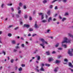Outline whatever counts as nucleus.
Wrapping results in <instances>:
<instances>
[{
  "label": "nucleus",
  "instance_id": "1",
  "mask_svg": "<svg viewBox=\"0 0 73 73\" xmlns=\"http://www.w3.org/2000/svg\"><path fill=\"white\" fill-rule=\"evenodd\" d=\"M64 40H63L62 42V46L64 47V48H67V46L66 45L64 44H63L66 42V43H70V40H69L68 39V38L66 37H64Z\"/></svg>",
  "mask_w": 73,
  "mask_h": 73
},
{
  "label": "nucleus",
  "instance_id": "2",
  "mask_svg": "<svg viewBox=\"0 0 73 73\" xmlns=\"http://www.w3.org/2000/svg\"><path fill=\"white\" fill-rule=\"evenodd\" d=\"M40 40L42 42V44H40V46L42 47V48H45V46L44 45L45 44H48V42L46 41H45L44 39L42 38H41L40 39Z\"/></svg>",
  "mask_w": 73,
  "mask_h": 73
},
{
  "label": "nucleus",
  "instance_id": "3",
  "mask_svg": "<svg viewBox=\"0 0 73 73\" xmlns=\"http://www.w3.org/2000/svg\"><path fill=\"white\" fill-rule=\"evenodd\" d=\"M73 52V49H71L68 50V53L69 54L70 56H73V53L72 52Z\"/></svg>",
  "mask_w": 73,
  "mask_h": 73
},
{
  "label": "nucleus",
  "instance_id": "4",
  "mask_svg": "<svg viewBox=\"0 0 73 73\" xmlns=\"http://www.w3.org/2000/svg\"><path fill=\"white\" fill-rule=\"evenodd\" d=\"M39 15H41V20H42V19H44V15L43 13H39Z\"/></svg>",
  "mask_w": 73,
  "mask_h": 73
},
{
  "label": "nucleus",
  "instance_id": "5",
  "mask_svg": "<svg viewBox=\"0 0 73 73\" xmlns=\"http://www.w3.org/2000/svg\"><path fill=\"white\" fill-rule=\"evenodd\" d=\"M36 57H37V60L38 61H40V56H38V55H36Z\"/></svg>",
  "mask_w": 73,
  "mask_h": 73
},
{
  "label": "nucleus",
  "instance_id": "6",
  "mask_svg": "<svg viewBox=\"0 0 73 73\" xmlns=\"http://www.w3.org/2000/svg\"><path fill=\"white\" fill-rule=\"evenodd\" d=\"M53 59L52 58H49L48 59V61L49 62H50V61H53Z\"/></svg>",
  "mask_w": 73,
  "mask_h": 73
},
{
  "label": "nucleus",
  "instance_id": "7",
  "mask_svg": "<svg viewBox=\"0 0 73 73\" xmlns=\"http://www.w3.org/2000/svg\"><path fill=\"white\" fill-rule=\"evenodd\" d=\"M34 27L35 28H38V26H37V22H35Z\"/></svg>",
  "mask_w": 73,
  "mask_h": 73
},
{
  "label": "nucleus",
  "instance_id": "8",
  "mask_svg": "<svg viewBox=\"0 0 73 73\" xmlns=\"http://www.w3.org/2000/svg\"><path fill=\"white\" fill-rule=\"evenodd\" d=\"M38 66H36V68L35 69V70H36L38 72H39V70L38 69Z\"/></svg>",
  "mask_w": 73,
  "mask_h": 73
},
{
  "label": "nucleus",
  "instance_id": "9",
  "mask_svg": "<svg viewBox=\"0 0 73 73\" xmlns=\"http://www.w3.org/2000/svg\"><path fill=\"white\" fill-rule=\"evenodd\" d=\"M52 17H50L48 19V22H49L50 21H52Z\"/></svg>",
  "mask_w": 73,
  "mask_h": 73
},
{
  "label": "nucleus",
  "instance_id": "10",
  "mask_svg": "<svg viewBox=\"0 0 73 73\" xmlns=\"http://www.w3.org/2000/svg\"><path fill=\"white\" fill-rule=\"evenodd\" d=\"M40 70H41V71H43V72H44L45 71V70L44 69V68H43V67H41Z\"/></svg>",
  "mask_w": 73,
  "mask_h": 73
},
{
  "label": "nucleus",
  "instance_id": "11",
  "mask_svg": "<svg viewBox=\"0 0 73 73\" xmlns=\"http://www.w3.org/2000/svg\"><path fill=\"white\" fill-rule=\"evenodd\" d=\"M68 35L70 37H72L73 38V35H71V33H68Z\"/></svg>",
  "mask_w": 73,
  "mask_h": 73
},
{
  "label": "nucleus",
  "instance_id": "12",
  "mask_svg": "<svg viewBox=\"0 0 73 73\" xmlns=\"http://www.w3.org/2000/svg\"><path fill=\"white\" fill-rule=\"evenodd\" d=\"M24 26L25 27H26V28H29V25L27 24L24 25Z\"/></svg>",
  "mask_w": 73,
  "mask_h": 73
},
{
  "label": "nucleus",
  "instance_id": "13",
  "mask_svg": "<svg viewBox=\"0 0 73 73\" xmlns=\"http://www.w3.org/2000/svg\"><path fill=\"white\" fill-rule=\"evenodd\" d=\"M69 66H70L71 68H73V65H72V64L70 63H69Z\"/></svg>",
  "mask_w": 73,
  "mask_h": 73
},
{
  "label": "nucleus",
  "instance_id": "14",
  "mask_svg": "<svg viewBox=\"0 0 73 73\" xmlns=\"http://www.w3.org/2000/svg\"><path fill=\"white\" fill-rule=\"evenodd\" d=\"M58 67L55 68V69L54 70V72H57L58 70Z\"/></svg>",
  "mask_w": 73,
  "mask_h": 73
},
{
  "label": "nucleus",
  "instance_id": "15",
  "mask_svg": "<svg viewBox=\"0 0 73 73\" xmlns=\"http://www.w3.org/2000/svg\"><path fill=\"white\" fill-rule=\"evenodd\" d=\"M12 43L13 44H15V43H16V41L15 40H13L12 41Z\"/></svg>",
  "mask_w": 73,
  "mask_h": 73
},
{
  "label": "nucleus",
  "instance_id": "16",
  "mask_svg": "<svg viewBox=\"0 0 73 73\" xmlns=\"http://www.w3.org/2000/svg\"><path fill=\"white\" fill-rule=\"evenodd\" d=\"M60 62V60H56V64H58V63H59Z\"/></svg>",
  "mask_w": 73,
  "mask_h": 73
},
{
  "label": "nucleus",
  "instance_id": "17",
  "mask_svg": "<svg viewBox=\"0 0 73 73\" xmlns=\"http://www.w3.org/2000/svg\"><path fill=\"white\" fill-rule=\"evenodd\" d=\"M66 20V18H63L62 19V21H64L65 20Z\"/></svg>",
  "mask_w": 73,
  "mask_h": 73
},
{
  "label": "nucleus",
  "instance_id": "18",
  "mask_svg": "<svg viewBox=\"0 0 73 73\" xmlns=\"http://www.w3.org/2000/svg\"><path fill=\"white\" fill-rule=\"evenodd\" d=\"M46 53L47 55H49V54H50V52H49V51L46 52Z\"/></svg>",
  "mask_w": 73,
  "mask_h": 73
},
{
  "label": "nucleus",
  "instance_id": "19",
  "mask_svg": "<svg viewBox=\"0 0 73 73\" xmlns=\"http://www.w3.org/2000/svg\"><path fill=\"white\" fill-rule=\"evenodd\" d=\"M47 13L48 15H50V11L49 10L48 11Z\"/></svg>",
  "mask_w": 73,
  "mask_h": 73
},
{
  "label": "nucleus",
  "instance_id": "20",
  "mask_svg": "<svg viewBox=\"0 0 73 73\" xmlns=\"http://www.w3.org/2000/svg\"><path fill=\"white\" fill-rule=\"evenodd\" d=\"M47 1L46 0H44L43 1V3L44 4H45V3H46Z\"/></svg>",
  "mask_w": 73,
  "mask_h": 73
},
{
  "label": "nucleus",
  "instance_id": "21",
  "mask_svg": "<svg viewBox=\"0 0 73 73\" xmlns=\"http://www.w3.org/2000/svg\"><path fill=\"white\" fill-rule=\"evenodd\" d=\"M47 21L46 20H43L42 21V23H46Z\"/></svg>",
  "mask_w": 73,
  "mask_h": 73
},
{
  "label": "nucleus",
  "instance_id": "22",
  "mask_svg": "<svg viewBox=\"0 0 73 73\" xmlns=\"http://www.w3.org/2000/svg\"><path fill=\"white\" fill-rule=\"evenodd\" d=\"M18 70L19 71H21L23 69H22V68H21V67H20L19 68Z\"/></svg>",
  "mask_w": 73,
  "mask_h": 73
},
{
  "label": "nucleus",
  "instance_id": "23",
  "mask_svg": "<svg viewBox=\"0 0 73 73\" xmlns=\"http://www.w3.org/2000/svg\"><path fill=\"white\" fill-rule=\"evenodd\" d=\"M8 36L9 37H11L12 36V34L11 33H9L8 34Z\"/></svg>",
  "mask_w": 73,
  "mask_h": 73
},
{
  "label": "nucleus",
  "instance_id": "24",
  "mask_svg": "<svg viewBox=\"0 0 73 73\" xmlns=\"http://www.w3.org/2000/svg\"><path fill=\"white\" fill-rule=\"evenodd\" d=\"M57 0L59 1H61V0H54V1L52 2V3H54L55 1H57Z\"/></svg>",
  "mask_w": 73,
  "mask_h": 73
},
{
  "label": "nucleus",
  "instance_id": "25",
  "mask_svg": "<svg viewBox=\"0 0 73 73\" xmlns=\"http://www.w3.org/2000/svg\"><path fill=\"white\" fill-rule=\"evenodd\" d=\"M22 5H23L21 3H20L19 4V6H20V7H21V6H22Z\"/></svg>",
  "mask_w": 73,
  "mask_h": 73
},
{
  "label": "nucleus",
  "instance_id": "26",
  "mask_svg": "<svg viewBox=\"0 0 73 73\" xmlns=\"http://www.w3.org/2000/svg\"><path fill=\"white\" fill-rule=\"evenodd\" d=\"M64 61H65L66 62H67L68 61V59H64Z\"/></svg>",
  "mask_w": 73,
  "mask_h": 73
},
{
  "label": "nucleus",
  "instance_id": "27",
  "mask_svg": "<svg viewBox=\"0 0 73 73\" xmlns=\"http://www.w3.org/2000/svg\"><path fill=\"white\" fill-rule=\"evenodd\" d=\"M68 15V12H66L65 13V16H67Z\"/></svg>",
  "mask_w": 73,
  "mask_h": 73
},
{
  "label": "nucleus",
  "instance_id": "28",
  "mask_svg": "<svg viewBox=\"0 0 73 73\" xmlns=\"http://www.w3.org/2000/svg\"><path fill=\"white\" fill-rule=\"evenodd\" d=\"M61 57H62V56L61 55H58V58H61Z\"/></svg>",
  "mask_w": 73,
  "mask_h": 73
},
{
  "label": "nucleus",
  "instance_id": "29",
  "mask_svg": "<svg viewBox=\"0 0 73 73\" xmlns=\"http://www.w3.org/2000/svg\"><path fill=\"white\" fill-rule=\"evenodd\" d=\"M46 66H50V64H45Z\"/></svg>",
  "mask_w": 73,
  "mask_h": 73
},
{
  "label": "nucleus",
  "instance_id": "30",
  "mask_svg": "<svg viewBox=\"0 0 73 73\" xmlns=\"http://www.w3.org/2000/svg\"><path fill=\"white\" fill-rule=\"evenodd\" d=\"M46 66H50V64H45Z\"/></svg>",
  "mask_w": 73,
  "mask_h": 73
},
{
  "label": "nucleus",
  "instance_id": "31",
  "mask_svg": "<svg viewBox=\"0 0 73 73\" xmlns=\"http://www.w3.org/2000/svg\"><path fill=\"white\" fill-rule=\"evenodd\" d=\"M29 31H33V29H32V28H30L29 29Z\"/></svg>",
  "mask_w": 73,
  "mask_h": 73
},
{
  "label": "nucleus",
  "instance_id": "32",
  "mask_svg": "<svg viewBox=\"0 0 73 73\" xmlns=\"http://www.w3.org/2000/svg\"><path fill=\"white\" fill-rule=\"evenodd\" d=\"M58 45H59V43H57V44H56V46H56V47H57V46H58Z\"/></svg>",
  "mask_w": 73,
  "mask_h": 73
},
{
  "label": "nucleus",
  "instance_id": "33",
  "mask_svg": "<svg viewBox=\"0 0 73 73\" xmlns=\"http://www.w3.org/2000/svg\"><path fill=\"white\" fill-rule=\"evenodd\" d=\"M15 48L16 49H19V47L18 46H16Z\"/></svg>",
  "mask_w": 73,
  "mask_h": 73
},
{
  "label": "nucleus",
  "instance_id": "34",
  "mask_svg": "<svg viewBox=\"0 0 73 73\" xmlns=\"http://www.w3.org/2000/svg\"><path fill=\"white\" fill-rule=\"evenodd\" d=\"M40 66H41V67H42V66H44V64L42 63L41 65Z\"/></svg>",
  "mask_w": 73,
  "mask_h": 73
},
{
  "label": "nucleus",
  "instance_id": "35",
  "mask_svg": "<svg viewBox=\"0 0 73 73\" xmlns=\"http://www.w3.org/2000/svg\"><path fill=\"white\" fill-rule=\"evenodd\" d=\"M21 10H19V11H18V13L19 14H20V13H21Z\"/></svg>",
  "mask_w": 73,
  "mask_h": 73
},
{
  "label": "nucleus",
  "instance_id": "36",
  "mask_svg": "<svg viewBox=\"0 0 73 73\" xmlns=\"http://www.w3.org/2000/svg\"><path fill=\"white\" fill-rule=\"evenodd\" d=\"M17 18H19V15L18 14H17L16 16Z\"/></svg>",
  "mask_w": 73,
  "mask_h": 73
},
{
  "label": "nucleus",
  "instance_id": "37",
  "mask_svg": "<svg viewBox=\"0 0 73 73\" xmlns=\"http://www.w3.org/2000/svg\"><path fill=\"white\" fill-rule=\"evenodd\" d=\"M4 4L2 3L1 5V8H3V7H4Z\"/></svg>",
  "mask_w": 73,
  "mask_h": 73
},
{
  "label": "nucleus",
  "instance_id": "38",
  "mask_svg": "<svg viewBox=\"0 0 73 73\" xmlns=\"http://www.w3.org/2000/svg\"><path fill=\"white\" fill-rule=\"evenodd\" d=\"M56 52L54 51H53L52 52V54H55Z\"/></svg>",
  "mask_w": 73,
  "mask_h": 73
},
{
  "label": "nucleus",
  "instance_id": "39",
  "mask_svg": "<svg viewBox=\"0 0 73 73\" xmlns=\"http://www.w3.org/2000/svg\"><path fill=\"white\" fill-rule=\"evenodd\" d=\"M27 15H25L24 16L25 19H27Z\"/></svg>",
  "mask_w": 73,
  "mask_h": 73
},
{
  "label": "nucleus",
  "instance_id": "40",
  "mask_svg": "<svg viewBox=\"0 0 73 73\" xmlns=\"http://www.w3.org/2000/svg\"><path fill=\"white\" fill-rule=\"evenodd\" d=\"M52 7H53V6L52 5H50V7H49L50 8L52 9Z\"/></svg>",
  "mask_w": 73,
  "mask_h": 73
},
{
  "label": "nucleus",
  "instance_id": "41",
  "mask_svg": "<svg viewBox=\"0 0 73 73\" xmlns=\"http://www.w3.org/2000/svg\"><path fill=\"white\" fill-rule=\"evenodd\" d=\"M17 49H14V52H17Z\"/></svg>",
  "mask_w": 73,
  "mask_h": 73
},
{
  "label": "nucleus",
  "instance_id": "42",
  "mask_svg": "<svg viewBox=\"0 0 73 73\" xmlns=\"http://www.w3.org/2000/svg\"><path fill=\"white\" fill-rule=\"evenodd\" d=\"M12 5V3L8 4V6H11Z\"/></svg>",
  "mask_w": 73,
  "mask_h": 73
},
{
  "label": "nucleus",
  "instance_id": "43",
  "mask_svg": "<svg viewBox=\"0 0 73 73\" xmlns=\"http://www.w3.org/2000/svg\"><path fill=\"white\" fill-rule=\"evenodd\" d=\"M32 17L31 16L29 17V19L30 20H32Z\"/></svg>",
  "mask_w": 73,
  "mask_h": 73
},
{
  "label": "nucleus",
  "instance_id": "44",
  "mask_svg": "<svg viewBox=\"0 0 73 73\" xmlns=\"http://www.w3.org/2000/svg\"><path fill=\"white\" fill-rule=\"evenodd\" d=\"M24 9H26L27 8V7L25 5L23 7Z\"/></svg>",
  "mask_w": 73,
  "mask_h": 73
},
{
  "label": "nucleus",
  "instance_id": "45",
  "mask_svg": "<svg viewBox=\"0 0 73 73\" xmlns=\"http://www.w3.org/2000/svg\"><path fill=\"white\" fill-rule=\"evenodd\" d=\"M36 36V34H33L32 35L33 37H34V36Z\"/></svg>",
  "mask_w": 73,
  "mask_h": 73
},
{
  "label": "nucleus",
  "instance_id": "46",
  "mask_svg": "<svg viewBox=\"0 0 73 73\" xmlns=\"http://www.w3.org/2000/svg\"><path fill=\"white\" fill-rule=\"evenodd\" d=\"M2 53H4V55H5V52H4V51H2Z\"/></svg>",
  "mask_w": 73,
  "mask_h": 73
},
{
  "label": "nucleus",
  "instance_id": "47",
  "mask_svg": "<svg viewBox=\"0 0 73 73\" xmlns=\"http://www.w3.org/2000/svg\"><path fill=\"white\" fill-rule=\"evenodd\" d=\"M12 27H13V26L12 25H10V26H9V28H11Z\"/></svg>",
  "mask_w": 73,
  "mask_h": 73
},
{
  "label": "nucleus",
  "instance_id": "48",
  "mask_svg": "<svg viewBox=\"0 0 73 73\" xmlns=\"http://www.w3.org/2000/svg\"><path fill=\"white\" fill-rule=\"evenodd\" d=\"M21 66L22 67H24L25 66V64H22Z\"/></svg>",
  "mask_w": 73,
  "mask_h": 73
},
{
  "label": "nucleus",
  "instance_id": "49",
  "mask_svg": "<svg viewBox=\"0 0 73 73\" xmlns=\"http://www.w3.org/2000/svg\"><path fill=\"white\" fill-rule=\"evenodd\" d=\"M13 59H12L11 60V63H13Z\"/></svg>",
  "mask_w": 73,
  "mask_h": 73
},
{
  "label": "nucleus",
  "instance_id": "50",
  "mask_svg": "<svg viewBox=\"0 0 73 73\" xmlns=\"http://www.w3.org/2000/svg\"><path fill=\"white\" fill-rule=\"evenodd\" d=\"M67 1V0H63V1L64 3H65Z\"/></svg>",
  "mask_w": 73,
  "mask_h": 73
},
{
  "label": "nucleus",
  "instance_id": "51",
  "mask_svg": "<svg viewBox=\"0 0 73 73\" xmlns=\"http://www.w3.org/2000/svg\"><path fill=\"white\" fill-rule=\"evenodd\" d=\"M21 46L22 47H24V44H22Z\"/></svg>",
  "mask_w": 73,
  "mask_h": 73
},
{
  "label": "nucleus",
  "instance_id": "52",
  "mask_svg": "<svg viewBox=\"0 0 73 73\" xmlns=\"http://www.w3.org/2000/svg\"><path fill=\"white\" fill-rule=\"evenodd\" d=\"M36 63H37V64H38V63H39L38 61V60H36Z\"/></svg>",
  "mask_w": 73,
  "mask_h": 73
},
{
  "label": "nucleus",
  "instance_id": "53",
  "mask_svg": "<svg viewBox=\"0 0 73 73\" xmlns=\"http://www.w3.org/2000/svg\"><path fill=\"white\" fill-rule=\"evenodd\" d=\"M18 28H19V27H16V28H15V30H17V29H18Z\"/></svg>",
  "mask_w": 73,
  "mask_h": 73
},
{
  "label": "nucleus",
  "instance_id": "54",
  "mask_svg": "<svg viewBox=\"0 0 73 73\" xmlns=\"http://www.w3.org/2000/svg\"><path fill=\"white\" fill-rule=\"evenodd\" d=\"M11 11H14V9H13V8L12 7L11 8Z\"/></svg>",
  "mask_w": 73,
  "mask_h": 73
},
{
  "label": "nucleus",
  "instance_id": "55",
  "mask_svg": "<svg viewBox=\"0 0 73 73\" xmlns=\"http://www.w3.org/2000/svg\"><path fill=\"white\" fill-rule=\"evenodd\" d=\"M1 37H0V43H2V42H1Z\"/></svg>",
  "mask_w": 73,
  "mask_h": 73
},
{
  "label": "nucleus",
  "instance_id": "56",
  "mask_svg": "<svg viewBox=\"0 0 73 73\" xmlns=\"http://www.w3.org/2000/svg\"><path fill=\"white\" fill-rule=\"evenodd\" d=\"M54 9H57V6L55 7Z\"/></svg>",
  "mask_w": 73,
  "mask_h": 73
},
{
  "label": "nucleus",
  "instance_id": "57",
  "mask_svg": "<svg viewBox=\"0 0 73 73\" xmlns=\"http://www.w3.org/2000/svg\"><path fill=\"white\" fill-rule=\"evenodd\" d=\"M18 10H19V9H20V7H18V8H17Z\"/></svg>",
  "mask_w": 73,
  "mask_h": 73
},
{
  "label": "nucleus",
  "instance_id": "58",
  "mask_svg": "<svg viewBox=\"0 0 73 73\" xmlns=\"http://www.w3.org/2000/svg\"><path fill=\"white\" fill-rule=\"evenodd\" d=\"M57 14H55V15H54V17H56V16H57Z\"/></svg>",
  "mask_w": 73,
  "mask_h": 73
},
{
  "label": "nucleus",
  "instance_id": "59",
  "mask_svg": "<svg viewBox=\"0 0 73 73\" xmlns=\"http://www.w3.org/2000/svg\"><path fill=\"white\" fill-rule=\"evenodd\" d=\"M59 17L60 19H62V17H61V16H59Z\"/></svg>",
  "mask_w": 73,
  "mask_h": 73
},
{
  "label": "nucleus",
  "instance_id": "60",
  "mask_svg": "<svg viewBox=\"0 0 73 73\" xmlns=\"http://www.w3.org/2000/svg\"><path fill=\"white\" fill-rule=\"evenodd\" d=\"M50 31V30H48L47 31V33H49V32Z\"/></svg>",
  "mask_w": 73,
  "mask_h": 73
},
{
  "label": "nucleus",
  "instance_id": "61",
  "mask_svg": "<svg viewBox=\"0 0 73 73\" xmlns=\"http://www.w3.org/2000/svg\"><path fill=\"white\" fill-rule=\"evenodd\" d=\"M17 67L16 66L15 67V70H17Z\"/></svg>",
  "mask_w": 73,
  "mask_h": 73
},
{
  "label": "nucleus",
  "instance_id": "62",
  "mask_svg": "<svg viewBox=\"0 0 73 73\" xmlns=\"http://www.w3.org/2000/svg\"><path fill=\"white\" fill-rule=\"evenodd\" d=\"M21 40H24V38H23L21 37Z\"/></svg>",
  "mask_w": 73,
  "mask_h": 73
},
{
  "label": "nucleus",
  "instance_id": "63",
  "mask_svg": "<svg viewBox=\"0 0 73 73\" xmlns=\"http://www.w3.org/2000/svg\"><path fill=\"white\" fill-rule=\"evenodd\" d=\"M58 50H61L62 49V48H59L58 49Z\"/></svg>",
  "mask_w": 73,
  "mask_h": 73
},
{
  "label": "nucleus",
  "instance_id": "64",
  "mask_svg": "<svg viewBox=\"0 0 73 73\" xmlns=\"http://www.w3.org/2000/svg\"><path fill=\"white\" fill-rule=\"evenodd\" d=\"M31 36V35L30 34H29L28 35V36Z\"/></svg>",
  "mask_w": 73,
  "mask_h": 73
}]
</instances>
